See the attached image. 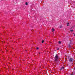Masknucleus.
Segmentation results:
<instances>
[{
	"label": "nucleus",
	"instance_id": "4468645a",
	"mask_svg": "<svg viewBox=\"0 0 75 75\" xmlns=\"http://www.w3.org/2000/svg\"><path fill=\"white\" fill-rule=\"evenodd\" d=\"M59 48H58L57 49V50H59Z\"/></svg>",
	"mask_w": 75,
	"mask_h": 75
},
{
	"label": "nucleus",
	"instance_id": "9b49d317",
	"mask_svg": "<svg viewBox=\"0 0 75 75\" xmlns=\"http://www.w3.org/2000/svg\"><path fill=\"white\" fill-rule=\"evenodd\" d=\"M74 31L73 30H70V31H71V32H72V31Z\"/></svg>",
	"mask_w": 75,
	"mask_h": 75
},
{
	"label": "nucleus",
	"instance_id": "423d86ee",
	"mask_svg": "<svg viewBox=\"0 0 75 75\" xmlns=\"http://www.w3.org/2000/svg\"><path fill=\"white\" fill-rule=\"evenodd\" d=\"M25 5H26V6H27V5H28V3L26 2L25 3Z\"/></svg>",
	"mask_w": 75,
	"mask_h": 75
},
{
	"label": "nucleus",
	"instance_id": "f03ea898",
	"mask_svg": "<svg viewBox=\"0 0 75 75\" xmlns=\"http://www.w3.org/2000/svg\"><path fill=\"white\" fill-rule=\"evenodd\" d=\"M74 59L72 58H70L69 59V61L70 62H74Z\"/></svg>",
	"mask_w": 75,
	"mask_h": 75
},
{
	"label": "nucleus",
	"instance_id": "1a4fd4ad",
	"mask_svg": "<svg viewBox=\"0 0 75 75\" xmlns=\"http://www.w3.org/2000/svg\"><path fill=\"white\" fill-rule=\"evenodd\" d=\"M67 26H69V23H67Z\"/></svg>",
	"mask_w": 75,
	"mask_h": 75
},
{
	"label": "nucleus",
	"instance_id": "2eb2a0df",
	"mask_svg": "<svg viewBox=\"0 0 75 75\" xmlns=\"http://www.w3.org/2000/svg\"><path fill=\"white\" fill-rule=\"evenodd\" d=\"M74 69L75 70V68H74Z\"/></svg>",
	"mask_w": 75,
	"mask_h": 75
},
{
	"label": "nucleus",
	"instance_id": "6e6552de",
	"mask_svg": "<svg viewBox=\"0 0 75 75\" xmlns=\"http://www.w3.org/2000/svg\"><path fill=\"white\" fill-rule=\"evenodd\" d=\"M71 42H70V43H69V44H70V45H71Z\"/></svg>",
	"mask_w": 75,
	"mask_h": 75
},
{
	"label": "nucleus",
	"instance_id": "9d476101",
	"mask_svg": "<svg viewBox=\"0 0 75 75\" xmlns=\"http://www.w3.org/2000/svg\"><path fill=\"white\" fill-rule=\"evenodd\" d=\"M61 41L59 42V44H61Z\"/></svg>",
	"mask_w": 75,
	"mask_h": 75
},
{
	"label": "nucleus",
	"instance_id": "39448f33",
	"mask_svg": "<svg viewBox=\"0 0 75 75\" xmlns=\"http://www.w3.org/2000/svg\"><path fill=\"white\" fill-rule=\"evenodd\" d=\"M55 31V30L54 29V28H52V32H54Z\"/></svg>",
	"mask_w": 75,
	"mask_h": 75
},
{
	"label": "nucleus",
	"instance_id": "7ed1b4c3",
	"mask_svg": "<svg viewBox=\"0 0 75 75\" xmlns=\"http://www.w3.org/2000/svg\"><path fill=\"white\" fill-rule=\"evenodd\" d=\"M68 47H69V48L71 47V45L69 44L68 46Z\"/></svg>",
	"mask_w": 75,
	"mask_h": 75
},
{
	"label": "nucleus",
	"instance_id": "f8f14e48",
	"mask_svg": "<svg viewBox=\"0 0 75 75\" xmlns=\"http://www.w3.org/2000/svg\"><path fill=\"white\" fill-rule=\"evenodd\" d=\"M37 50H38L39 49V48L38 47H37Z\"/></svg>",
	"mask_w": 75,
	"mask_h": 75
},
{
	"label": "nucleus",
	"instance_id": "f257e3e1",
	"mask_svg": "<svg viewBox=\"0 0 75 75\" xmlns=\"http://www.w3.org/2000/svg\"><path fill=\"white\" fill-rule=\"evenodd\" d=\"M58 59H59V56L58 54H57L54 57L55 61H57Z\"/></svg>",
	"mask_w": 75,
	"mask_h": 75
},
{
	"label": "nucleus",
	"instance_id": "0eeeda50",
	"mask_svg": "<svg viewBox=\"0 0 75 75\" xmlns=\"http://www.w3.org/2000/svg\"><path fill=\"white\" fill-rule=\"evenodd\" d=\"M44 40H43L42 41V43H44Z\"/></svg>",
	"mask_w": 75,
	"mask_h": 75
},
{
	"label": "nucleus",
	"instance_id": "dca6fc26",
	"mask_svg": "<svg viewBox=\"0 0 75 75\" xmlns=\"http://www.w3.org/2000/svg\"><path fill=\"white\" fill-rule=\"evenodd\" d=\"M74 36H75V34L74 35Z\"/></svg>",
	"mask_w": 75,
	"mask_h": 75
},
{
	"label": "nucleus",
	"instance_id": "aec40b11",
	"mask_svg": "<svg viewBox=\"0 0 75 75\" xmlns=\"http://www.w3.org/2000/svg\"><path fill=\"white\" fill-rule=\"evenodd\" d=\"M6 51H7V50H6Z\"/></svg>",
	"mask_w": 75,
	"mask_h": 75
},
{
	"label": "nucleus",
	"instance_id": "ddd939ff",
	"mask_svg": "<svg viewBox=\"0 0 75 75\" xmlns=\"http://www.w3.org/2000/svg\"><path fill=\"white\" fill-rule=\"evenodd\" d=\"M39 54H41V53L40 52H39Z\"/></svg>",
	"mask_w": 75,
	"mask_h": 75
},
{
	"label": "nucleus",
	"instance_id": "6ab92c4d",
	"mask_svg": "<svg viewBox=\"0 0 75 75\" xmlns=\"http://www.w3.org/2000/svg\"><path fill=\"white\" fill-rule=\"evenodd\" d=\"M25 51H27V50H26Z\"/></svg>",
	"mask_w": 75,
	"mask_h": 75
},
{
	"label": "nucleus",
	"instance_id": "20e7f679",
	"mask_svg": "<svg viewBox=\"0 0 75 75\" xmlns=\"http://www.w3.org/2000/svg\"><path fill=\"white\" fill-rule=\"evenodd\" d=\"M64 69V67H62V68H61L60 69V70H62V69Z\"/></svg>",
	"mask_w": 75,
	"mask_h": 75
},
{
	"label": "nucleus",
	"instance_id": "f3484780",
	"mask_svg": "<svg viewBox=\"0 0 75 75\" xmlns=\"http://www.w3.org/2000/svg\"><path fill=\"white\" fill-rule=\"evenodd\" d=\"M60 28H61V27H60Z\"/></svg>",
	"mask_w": 75,
	"mask_h": 75
},
{
	"label": "nucleus",
	"instance_id": "a211bd4d",
	"mask_svg": "<svg viewBox=\"0 0 75 75\" xmlns=\"http://www.w3.org/2000/svg\"><path fill=\"white\" fill-rule=\"evenodd\" d=\"M71 75H73V74H72Z\"/></svg>",
	"mask_w": 75,
	"mask_h": 75
}]
</instances>
